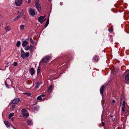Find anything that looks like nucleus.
Segmentation results:
<instances>
[{
	"instance_id": "1",
	"label": "nucleus",
	"mask_w": 129,
	"mask_h": 129,
	"mask_svg": "<svg viewBox=\"0 0 129 129\" xmlns=\"http://www.w3.org/2000/svg\"><path fill=\"white\" fill-rule=\"evenodd\" d=\"M50 58V57L49 56H46L42 59V61L43 63H46L49 62Z\"/></svg>"
},
{
	"instance_id": "2",
	"label": "nucleus",
	"mask_w": 129,
	"mask_h": 129,
	"mask_svg": "<svg viewBox=\"0 0 129 129\" xmlns=\"http://www.w3.org/2000/svg\"><path fill=\"white\" fill-rule=\"evenodd\" d=\"M45 17V15H44L39 17L38 19V21L41 23H42L45 20V19H44Z\"/></svg>"
},
{
	"instance_id": "3",
	"label": "nucleus",
	"mask_w": 129,
	"mask_h": 129,
	"mask_svg": "<svg viewBox=\"0 0 129 129\" xmlns=\"http://www.w3.org/2000/svg\"><path fill=\"white\" fill-rule=\"evenodd\" d=\"M15 3L17 6H20L22 3V0H15Z\"/></svg>"
},
{
	"instance_id": "4",
	"label": "nucleus",
	"mask_w": 129,
	"mask_h": 129,
	"mask_svg": "<svg viewBox=\"0 0 129 129\" xmlns=\"http://www.w3.org/2000/svg\"><path fill=\"white\" fill-rule=\"evenodd\" d=\"M20 101L19 99H15L13 100L12 102L13 104H16L18 103Z\"/></svg>"
},
{
	"instance_id": "5",
	"label": "nucleus",
	"mask_w": 129,
	"mask_h": 129,
	"mask_svg": "<svg viewBox=\"0 0 129 129\" xmlns=\"http://www.w3.org/2000/svg\"><path fill=\"white\" fill-rule=\"evenodd\" d=\"M126 72L128 73H129L127 74L125 77V79L126 80L129 81V70H127Z\"/></svg>"
},
{
	"instance_id": "6",
	"label": "nucleus",
	"mask_w": 129,
	"mask_h": 129,
	"mask_svg": "<svg viewBox=\"0 0 129 129\" xmlns=\"http://www.w3.org/2000/svg\"><path fill=\"white\" fill-rule=\"evenodd\" d=\"M105 88V86L104 85H102L100 89V93L102 95L103 94V91Z\"/></svg>"
},
{
	"instance_id": "7",
	"label": "nucleus",
	"mask_w": 129,
	"mask_h": 129,
	"mask_svg": "<svg viewBox=\"0 0 129 129\" xmlns=\"http://www.w3.org/2000/svg\"><path fill=\"white\" fill-rule=\"evenodd\" d=\"M37 4V3L35 4L36 7L39 11H40L41 10V8L40 5L39 4Z\"/></svg>"
},
{
	"instance_id": "8",
	"label": "nucleus",
	"mask_w": 129,
	"mask_h": 129,
	"mask_svg": "<svg viewBox=\"0 0 129 129\" xmlns=\"http://www.w3.org/2000/svg\"><path fill=\"white\" fill-rule=\"evenodd\" d=\"M35 72L34 69L33 68H31L29 70V72L31 75H33Z\"/></svg>"
},
{
	"instance_id": "9",
	"label": "nucleus",
	"mask_w": 129,
	"mask_h": 129,
	"mask_svg": "<svg viewBox=\"0 0 129 129\" xmlns=\"http://www.w3.org/2000/svg\"><path fill=\"white\" fill-rule=\"evenodd\" d=\"M125 102L124 101L123 102V103L122 104V111L124 112L125 111Z\"/></svg>"
},
{
	"instance_id": "10",
	"label": "nucleus",
	"mask_w": 129,
	"mask_h": 129,
	"mask_svg": "<svg viewBox=\"0 0 129 129\" xmlns=\"http://www.w3.org/2000/svg\"><path fill=\"white\" fill-rule=\"evenodd\" d=\"M29 11L30 13L32 16H34L35 14V12L32 9H30Z\"/></svg>"
},
{
	"instance_id": "11",
	"label": "nucleus",
	"mask_w": 129,
	"mask_h": 129,
	"mask_svg": "<svg viewBox=\"0 0 129 129\" xmlns=\"http://www.w3.org/2000/svg\"><path fill=\"white\" fill-rule=\"evenodd\" d=\"M119 70V69L118 68H114L113 67V75H115L116 74Z\"/></svg>"
},
{
	"instance_id": "12",
	"label": "nucleus",
	"mask_w": 129,
	"mask_h": 129,
	"mask_svg": "<svg viewBox=\"0 0 129 129\" xmlns=\"http://www.w3.org/2000/svg\"><path fill=\"white\" fill-rule=\"evenodd\" d=\"M28 44V42L26 40L24 41L22 43V46L23 47H25Z\"/></svg>"
},
{
	"instance_id": "13",
	"label": "nucleus",
	"mask_w": 129,
	"mask_h": 129,
	"mask_svg": "<svg viewBox=\"0 0 129 129\" xmlns=\"http://www.w3.org/2000/svg\"><path fill=\"white\" fill-rule=\"evenodd\" d=\"M25 54V52L23 50L21 51V57L22 58H24V54Z\"/></svg>"
},
{
	"instance_id": "14",
	"label": "nucleus",
	"mask_w": 129,
	"mask_h": 129,
	"mask_svg": "<svg viewBox=\"0 0 129 129\" xmlns=\"http://www.w3.org/2000/svg\"><path fill=\"white\" fill-rule=\"evenodd\" d=\"M4 123L6 126L8 127H10V125L9 124V123L8 121H5Z\"/></svg>"
},
{
	"instance_id": "15",
	"label": "nucleus",
	"mask_w": 129,
	"mask_h": 129,
	"mask_svg": "<svg viewBox=\"0 0 129 129\" xmlns=\"http://www.w3.org/2000/svg\"><path fill=\"white\" fill-rule=\"evenodd\" d=\"M5 29L6 32L10 31L11 30V28L9 26H6L5 28Z\"/></svg>"
},
{
	"instance_id": "16",
	"label": "nucleus",
	"mask_w": 129,
	"mask_h": 129,
	"mask_svg": "<svg viewBox=\"0 0 129 129\" xmlns=\"http://www.w3.org/2000/svg\"><path fill=\"white\" fill-rule=\"evenodd\" d=\"M52 88H53L52 86L51 85L49 87L48 90V92H51L52 90Z\"/></svg>"
},
{
	"instance_id": "17",
	"label": "nucleus",
	"mask_w": 129,
	"mask_h": 129,
	"mask_svg": "<svg viewBox=\"0 0 129 129\" xmlns=\"http://www.w3.org/2000/svg\"><path fill=\"white\" fill-rule=\"evenodd\" d=\"M27 123L28 125H31L33 124L32 121L30 120H28Z\"/></svg>"
},
{
	"instance_id": "18",
	"label": "nucleus",
	"mask_w": 129,
	"mask_h": 129,
	"mask_svg": "<svg viewBox=\"0 0 129 129\" xmlns=\"http://www.w3.org/2000/svg\"><path fill=\"white\" fill-rule=\"evenodd\" d=\"M93 58L94 60L96 61H97L99 59V56L97 55H95L94 56Z\"/></svg>"
},
{
	"instance_id": "19",
	"label": "nucleus",
	"mask_w": 129,
	"mask_h": 129,
	"mask_svg": "<svg viewBox=\"0 0 129 129\" xmlns=\"http://www.w3.org/2000/svg\"><path fill=\"white\" fill-rule=\"evenodd\" d=\"M29 52L25 53L24 54V58L25 57H28L29 55Z\"/></svg>"
},
{
	"instance_id": "20",
	"label": "nucleus",
	"mask_w": 129,
	"mask_h": 129,
	"mask_svg": "<svg viewBox=\"0 0 129 129\" xmlns=\"http://www.w3.org/2000/svg\"><path fill=\"white\" fill-rule=\"evenodd\" d=\"M29 50L31 52H32L33 50V46L32 45H30L29 47Z\"/></svg>"
},
{
	"instance_id": "21",
	"label": "nucleus",
	"mask_w": 129,
	"mask_h": 129,
	"mask_svg": "<svg viewBox=\"0 0 129 129\" xmlns=\"http://www.w3.org/2000/svg\"><path fill=\"white\" fill-rule=\"evenodd\" d=\"M49 18H48V19L47 20V22L45 25V27H46L47 26V25H48L49 23Z\"/></svg>"
},
{
	"instance_id": "22",
	"label": "nucleus",
	"mask_w": 129,
	"mask_h": 129,
	"mask_svg": "<svg viewBox=\"0 0 129 129\" xmlns=\"http://www.w3.org/2000/svg\"><path fill=\"white\" fill-rule=\"evenodd\" d=\"M49 18H48V19L47 20V22L45 25V27H46L47 26V25H48L49 23Z\"/></svg>"
},
{
	"instance_id": "23",
	"label": "nucleus",
	"mask_w": 129,
	"mask_h": 129,
	"mask_svg": "<svg viewBox=\"0 0 129 129\" xmlns=\"http://www.w3.org/2000/svg\"><path fill=\"white\" fill-rule=\"evenodd\" d=\"M14 115V113H12L10 114L9 115V119H10L12 116Z\"/></svg>"
},
{
	"instance_id": "24",
	"label": "nucleus",
	"mask_w": 129,
	"mask_h": 129,
	"mask_svg": "<svg viewBox=\"0 0 129 129\" xmlns=\"http://www.w3.org/2000/svg\"><path fill=\"white\" fill-rule=\"evenodd\" d=\"M126 115H129V108H126V112L125 113Z\"/></svg>"
},
{
	"instance_id": "25",
	"label": "nucleus",
	"mask_w": 129,
	"mask_h": 129,
	"mask_svg": "<svg viewBox=\"0 0 129 129\" xmlns=\"http://www.w3.org/2000/svg\"><path fill=\"white\" fill-rule=\"evenodd\" d=\"M28 114L26 113H24L23 115V116L24 117H27L28 116Z\"/></svg>"
},
{
	"instance_id": "26",
	"label": "nucleus",
	"mask_w": 129,
	"mask_h": 129,
	"mask_svg": "<svg viewBox=\"0 0 129 129\" xmlns=\"http://www.w3.org/2000/svg\"><path fill=\"white\" fill-rule=\"evenodd\" d=\"M39 106H37L35 107H34V110L35 111L38 110L39 109Z\"/></svg>"
},
{
	"instance_id": "27",
	"label": "nucleus",
	"mask_w": 129,
	"mask_h": 129,
	"mask_svg": "<svg viewBox=\"0 0 129 129\" xmlns=\"http://www.w3.org/2000/svg\"><path fill=\"white\" fill-rule=\"evenodd\" d=\"M118 5H115V6H114V7L113 8V12H117V11H116V8L117 7Z\"/></svg>"
},
{
	"instance_id": "28",
	"label": "nucleus",
	"mask_w": 129,
	"mask_h": 129,
	"mask_svg": "<svg viewBox=\"0 0 129 129\" xmlns=\"http://www.w3.org/2000/svg\"><path fill=\"white\" fill-rule=\"evenodd\" d=\"M21 42L20 41H18L16 43V46L17 47H19L20 44Z\"/></svg>"
},
{
	"instance_id": "29",
	"label": "nucleus",
	"mask_w": 129,
	"mask_h": 129,
	"mask_svg": "<svg viewBox=\"0 0 129 129\" xmlns=\"http://www.w3.org/2000/svg\"><path fill=\"white\" fill-rule=\"evenodd\" d=\"M41 69V68L40 66H39L38 68L37 72L38 73H39L40 71V70Z\"/></svg>"
},
{
	"instance_id": "30",
	"label": "nucleus",
	"mask_w": 129,
	"mask_h": 129,
	"mask_svg": "<svg viewBox=\"0 0 129 129\" xmlns=\"http://www.w3.org/2000/svg\"><path fill=\"white\" fill-rule=\"evenodd\" d=\"M25 26L24 25H21L20 26V28L21 29H23L24 28Z\"/></svg>"
},
{
	"instance_id": "31",
	"label": "nucleus",
	"mask_w": 129,
	"mask_h": 129,
	"mask_svg": "<svg viewBox=\"0 0 129 129\" xmlns=\"http://www.w3.org/2000/svg\"><path fill=\"white\" fill-rule=\"evenodd\" d=\"M20 17L18 15L17 17L15 18L14 21H16Z\"/></svg>"
},
{
	"instance_id": "32",
	"label": "nucleus",
	"mask_w": 129,
	"mask_h": 129,
	"mask_svg": "<svg viewBox=\"0 0 129 129\" xmlns=\"http://www.w3.org/2000/svg\"><path fill=\"white\" fill-rule=\"evenodd\" d=\"M42 97L40 96H38L37 98V99L38 100H42Z\"/></svg>"
},
{
	"instance_id": "33",
	"label": "nucleus",
	"mask_w": 129,
	"mask_h": 129,
	"mask_svg": "<svg viewBox=\"0 0 129 129\" xmlns=\"http://www.w3.org/2000/svg\"><path fill=\"white\" fill-rule=\"evenodd\" d=\"M25 49L26 50H28L29 49V46L25 47Z\"/></svg>"
},
{
	"instance_id": "34",
	"label": "nucleus",
	"mask_w": 129,
	"mask_h": 129,
	"mask_svg": "<svg viewBox=\"0 0 129 129\" xmlns=\"http://www.w3.org/2000/svg\"><path fill=\"white\" fill-rule=\"evenodd\" d=\"M36 85L35 88H36L37 89L39 88V85L38 84V83H36Z\"/></svg>"
},
{
	"instance_id": "35",
	"label": "nucleus",
	"mask_w": 129,
	"mask_h": 129,
	"mask_svg": "<svg viewBox=\"0 0 129 129\" xmlns=\"http://www.w3.org/2000/svg\"><path fill=\"white\" fill-rule=\"evenodd\" d=\"M30 42L32 44H34L35 43V42L31 38L30 39Z\"/></svg>"
},
{
	"instance_id": "36",
	"label": "nucleus",
	"mask_w": 129,
	"mask_h": 129,
	"mask_svg": "<svg viewBox=\"0 0 129 129\" xmlns=\"http://www.w3.org/2000/svg\"><path fill=\"white\" fill-rule=\"evenodd\" d=\"M26 109H22V110L21 112L22 113H24V112H26Z\"/></svg>"
},
{
	"instance_id": "37",
	"label": "nucleus",
	"mask_w": 129,
	"mask_h": 129,
	"mask_svg": "<svg viewBox=\"0 0 129 129\" xmlns=\"http://www.w3.org/2000/svg\"><path fill=\"white\" fill-rule=\"evenodd\" d=\"M15 105H12L10 107L11 109H13L15 107Z\"/></svg>"
},
{
	"instance_id": "38",
	"label": "nucleus",
	"mask_w": 129,
	"mask_h": 129,
	"mask_svg": "<svg viewBox=\"0 0 129 129\" xmlns=\"http://www.w3.org/2000/svg\"><path fill=\"white\" fill-rule=\"evenodd\" d=\"M108 30H109V31H110L111 32V31H112L113 30V29H112V27H111L110 28L108 29Z\"/></svg>"
},
{
	"instance_id": "39",
	"label": "nucleus",
	"mask_w": 129,
	"mask_h": 129,
	"mask_svg": "<svg viewBox=\"0 0 129 129\" xmlns=\"http://www.w3.org/2000/svg\"><path fill=\"white\" fill-rule=\"evenodd\" d=\"M23 15L22 13H20L18 15L20 17H21Z\"/></svg>"
},
{
	"instance_id": "40",
	"label": "nucleus",
	"mask_w": 129,
	"mask_h": 129,
	"mask_svg": "<svg viewBox=\"0 0 129 129\" xmlns=\"http://www.w3.org/2000/svg\"><path fill=\"white\" fill-rule=\"evenodd\" d=\"M17 63L16 62H15L14 63V66H16L17 65Z\"/></svg>"
},
{
	"instance_id": "41",
	"label": "nucleus",
	"mask_w": 129,
	"mask_h": 129,
	"mask_svg": "<svg viewBox=\"0 0 129 129\" xmlns=\"http://www.w3.org/2000/svg\"><path fill=\"white\" fill-rule=\"evenodd\" d=\"M5 85L7 87V88H9V87L8 86V85L7 84V83H6V81H5Z\"/></svg>"
},
{
	"instance_id": "42",
	"label": "nucleus",
	"mask_w": 129,
	"mask_h": 129,
	"mask_svg": "<svg viewBox=\"0 0 129 129\" xmlns=\"http://www.w3.org/2000/svg\"><path fill=\"white\" fill-rule=\"evenodd\" d=\"M25 94L28 96H30L31 95V94L30 93H26Z\"/></svg>"
},
{
	"instance_id": "43",
	"label": "nucleus",
	"mask_w": 129,
	"mask_h": 129,
	"mask_svg": "<svg viewBox=\"0 0 129 129\" xmlns=\"http://www.w3.org/2000/svg\"><path fill=\"white\" fill-rule=\"evenodd\" d=\"M39 2V0H36V3H37V4H39L38 3Z\"/></svg>"
},
{
	"instance_id": "44",
	"label": "nucleus",
	"mask_w": 129,
	"mask_h": 129,
	"mask_svg": "<svg viewBox=\"0 0 129 129\" xmlns=\"http://www.w3.org/2000/svg\"><path fill=\"white\" fill-rule=\"evenodd\" d=\"M31 2V1L30 0H29L27 2V3L28 4H29Z\"/></svg>"
},
{
	"instance_id": "45",
	"label": "nucleus",
	"mask_w": 129,
	"mask_h": 129,
	"mask_svg": "<svg viewBox=\"0 0 129 129\" xmlns=\"http://www.w3.org/2000/svg\"><path fill=\"white\" fill-rule=\"evenodd\" d=\"M102 125L103 126H104L105 125V124L104 123V122L103 121L102 122Z\"/></svg>"
},
{
	"instance_id": "46",
	"label": "nucleus",
	"mask_w": 129,
	"mask_h": 129,
	"mask_svg": "<svg viewBox=\"0 0 129 129\" xmlns=\"http://www.w3.org/2000/svg\"><path fill=\"white\" fill-rule=\"evenodd\" d=\"M40 96L42 97H43L45 96V95L44 94H42L40 95Z\"/></svg>"
},
{
	"instance_id": "47",
	"label": "nucleus",
	"mask_w": 129,
	"mask_h": 129,
	"mask_svg": "<svg viewBox=\"0 0 129 129\" xmlns=\"http://www.w3.org/2000/svg\"><path fill=\"white\" fill-rule=\"evenodd\" d=\"M109 82H108V83L106 85L105 87H107V85H109Z\"/></svg>"
},
{
	"instance_id": "48",
	"label": "nucleus",
	"mask_w": 129,
	"mask_h": 129,
	"mask_svg": "<svg viewBox=\"0 0 129 129\" xmlns=\"http://www.w3.org/2000/svg\"><path fill=\"white\" fill-rule=\"evenodd\" d=\"M24 12V10H22V11L21 12V13H22V14H23Z\"/></svg>"
},
{
	"instance_id": "49",
	"label": "nucleus",
	"mask_w": 129,
	"mask_h": 129,
	"mask_svg": "<svg viewBox=\"0 0 129 129\" xmlns=\"http://www.w3.org/2000/svg\"><path fill=\"white\" fill-rule=\"evenodd\" d=\"M24 12V10H22V11L21 12V13H22V14H23Z\"/></svg>"
},
{
	"instance_id": "50",
	"label": "nucleus",
	"mask_w": 129,
	"mask_h": 129,
	"mask_svg": "<svg viewBox=\"0 0 129 129\" xmlns=\"http://www.w3.org/2000/svg\"><path fill=\"white\" fill-rule=\"evenodd\" d=\"M63 3L62 2H61L60 3V5H63Z\"/></svg>"
},
{
	"instance_id": "51",
	"label": "nucleus",
	"mask_w": 129,
	"mask_h": 129,
	"mask_svg": "<svg viewBox=\"0 0 129 129\" xmlns=\"http://www.w3.org/2000/svg\"><path fill=\"white\" fill-rule=\"evenodd\" d=\"M125 83H126L127 84H129V82H125Z\"/></svg>"
},
{
	"instance_id": "52",
	"label": "nucleus",
	"mask_w": 129,
	"mask_h": 129,
	"mask_svg": "<svg viewBox=\"0 0 129 129\" xmlns=\"http://www.w3.org/2000/svg\"><path fill=\"white\" fill-rule=\"evenodd\" d=\"M11 120H12V121H13V120H14V119H13V117H12L11 119Z\"/></svg>"
},
{
	"instance_id": "53",
	"label": "nucleus",
	"mask_w": 129,
	"mask_h": 129,
	"mask_svg": "<svg viewBox=\"0 0 129 129\" xmlns=\"http://www.w3.org/2000/svg\"><path fill=\"white\" fill-rule=\"evenodd\" d=\"M117 10L118 11H119H119V8H117Z\"/></svg>"
},
{
	"instance_id": "54",
	"label": "nucleus",
	"mask_w": 129,
	"mask_h": 129,
	"mask_svg": "<svg viewBox=\"0 0 129 129\" xmlns=\"http://www.w3.org/2000/svg\"><path fill=\"white\" fill-rule=\"evenodd\" d=\"M115 100H113V104L115 103Z\"/></svg>"
},
{
	"instance_id": "55",
	"label": "nucleus",
	"mask_w": 129,
	"mask_h": 129,
	"mask_svg": "<svg viewBox=\"0 0 129 129\" xmlns=\"http://www.w3.org/2000/svg\"><path fill=\"white\" fill-rule=\"evenodd\" d=\"M122 99L121 98V103L122 102Z\"/></svg>"
},
{
	"instance_id": "56",
	"label": "nucleus",
	"mask_w": 129,
	"mask_h": 129,
	"mask_svg": "<svg viewBox=\"0 0 129 129\" xmlns=\"http://www.w3.org/2000/svg\"><path fill=\"white\" fill-rule=\"evenodd\" d=\"M19 11H18V12H17V13H19Z\"/></svg>"
},
{
	"instance_id": "57",
	"label": "nucleus",
	"mask_w": 129,
	"mask_h": 129,
	"mask_svg": "<svg viewBox=\"0 0 129 129\" xmlns=\"http://www.w3.org/2000/svg\"><path fill=\"white\" fill-rule=\"evenodd\" d=\"M112 117V116L111 115V117Z\"/></svg>"
},
{
	"instance_id": "58",
	"label": "nucleus",
	"mask_w": 129,
	"mask_h": 129,
	"mask_svg": "<svg viewBox=\"0 0 129 129\" xmlns=\"http://www.w3.org/2000/svg\"><path fill=\"white\" fill-rule=\"evenodd\" d=\"M14 128V129H16V128Z\"/></svg>"
},
{
	"instance_id": "59",
	"label": "nucleus",
	"mask_w": 129,
	"mask_h": 129,
	"mask_svg": "<svg viewBox=\"0 0 129 129\" xmlns=\"http://www.w3.org/2000/svg\"><path fill=\"white\" fill-rule=\"evenodd\" d=\"M48 1H50V0H48Z\"/></svg>"
}]
</instances>
